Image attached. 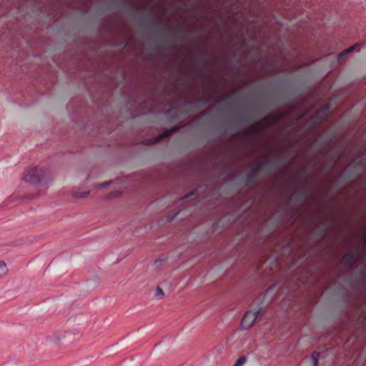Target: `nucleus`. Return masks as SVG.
<instances>
[{
    "mask_svg": "<svg viewBox=\"0 0 366 366\" xmlns=\"http://www.w3.org/2000/svg\"><path fill=\"white\" fill-rule=\"evenodd\" d=\"M46 174V170L41 167L29 168L24 172V179L29 183L37 184L44 179Z\"/></svg>",
    "mask_w": 366,
    "mask_h": 366,
    "instance_id": "1",
    "label": "nucleus"
},
{
    "mask_svg": "<svg viewBox=\"0 0 366 366\" xmlns=\"http://www.w3.org/2000/svg\"><path fill=\"white\" fill-rule=\"evenodd\" d=\"M260 314V310L247 311L243 316L241 321V327L243 330H247L251 327Z\"/></svg>",
    "mask_w": 366,
    "mask_h": 366,
    "instance_id": "2",
    "label": "nucleus"
},
{
    "mask_svg": "<svg viewBox=\"0 0 366 366\" xmlns=\"http://www.w3.org/2000/svg\"><path fill=\"white\" fill-rule=\"evenodd\" d=\"M358 254L354 251L347 252L342 257V263L349 267H352L357 261Z\"/></svg>",
    "mask_w": 366,
    "mask_h": 366,
    "instance_id": "3",
    "label": "nucleus"
},
{
    "mask_svg": "<svg viewBox=\"0 0 366 366\" xmlns=\"http://www.w3.org/2000/svg\"><path fill=\"white\" fill-rule=\"evenodd\" d=\"M274 120H275V118L272 115H267L264 120L257 122L256 125L259 128H264L269 122Z\"/></svg>",
    "mask_w": 366,
    "mask_h": 366,
    "instance_id": "4",
    "label": "nucleus"
},
{
    "mask_svg": "<svg viewBox=\"0 0 366 366\" xmlns=\"http://www.w3.org/2000/svg\"><path fill=\"white\" fill-rule=\"evenodd\" d=\"M177 129L175 128H173V129H169V130H166L164 131L162 134H160L158 138H157L155 139V142H159V140L161 139H163L164 138H167L169 136H170L172 133H174Z\"/></svg>",
    "mask_w": 366,
    "mask_h": 366,
    "instance_id": "5",
    "label": "nucleus"
},
{
    "mask_svg": "<svg viewBox=\"0 0 366 366\" xmlns=\"http://www.w3.org/2000/svg\"><path fill=\"white\" fill-rule=\"evenodd\" d=\"M8 273L6 264L4 261H0V278H2Z\"/></svg>",
    "mask_w": 366,
    "mask_h": 366,
    "instance_id": "6",
    "label": "nucleus"
},
{
    "mask_svg": "<svg viewBox=\"0 0 366 366\" xmlns=\"http://www.w3.org/2000/svg\"><path fill=\"white\" fill-rule=\"evenodd\" d=\"M66 337L65 334L61 333V334H56L54 335L52 337H51V341L54 342V344H59L63 339H64Z\"/></svg>",
    "mask_w": 366,
    "mask_h": 366,
    "instance_id": "7",
    "label": "nucleus"
},
{
    "mask_svg": "<svg viewBox=\"0 0 366 366\" xmlns=\"http://www.w3.org/2000/svg\"><path fill=\"white\" fill-rule=\"evenodd\" d=\"M319 357H320L319 352H315L312 353L311 357L312 360L313 366H317V362H318Z\"/></svg>",
    "mask_w": 366,
    "mask_h": 366,
    "instance_id": "8",
    "label": "nucleus"
},
{
    "mask_svg": "<svg viewBox=\"0 0 366 366\" xmlns=\"http://www.w3.org/2000/svg\"><path fill=\"white\" fill-rule=\"evenodd\" d=\"M246 362V357L242 356L237 359L233 366H242Z\"/></svg>",
    "mask_w": 366,
    "mask_h": 366,
    "instance_id": "9",
    "label": "nucleus"
},
{
    "mask_svg": "<svg viewBox=\"0 0 366 366\" xmlns=\"http://www.w3.org/2000/svg\"><path fill=\"white\" fill-rule=\"evenodd\" d=\"M163 296H164L163 290L159 287H157L156 289V291H155V297L158 300H160L163 297Z\"/></svg>",
    "mask_w": 366,
    "mask_h": 366,
    "instance_id": "10",
    "label": "nucleus"
},
{
    "mask_svg": "<svg viewBox=\"0 0 366 366\" xmlns=\"http://www.w3.org/2000/svg\"><path fill=\"white\" fill-rule=\"evenodd\" d=\"M356 46L354 45L348 49H347L346 50H345L342 53H341L340 55H339V59H341L344 55L347 54H349L350 52H352L354 49H355V47Z\"/></svg>",
    "mask_w": 366,
    "mask_h": 366,
    "instance_id": "11",
    "label": "nucleus"
},
{
    "mask_svg": "<svg viewBox=\"0 0 366 366\" xmlns=\"http://www.w3.org/2000/svg\"><path fill=\"white\" fill-rule=\"evenodd\" d=\"M265 164H258V165H256L253 172L250 174V176L251 177H254L255 173L260 169H262L264 166Z\"/></svg>",
    "mask_w": 366,
    "mask_h": 366,
    "instance_id": "12",
    "label": "nucleus"
},
{
    "mask_svg": "<svg viewBox=\"0 0 366 366\" xmlns=\"http://www.w3.org/2000/svg\"><path fill=\"white\" fill-rule=\"evenodd\" d=\"M89 194V192H76L75 196L78 198H84L86 197Z\"/></svg>",
    "mask_w": 366,
    "mask_h": 366,
    "instance_id": "13",
    "label": "nucleus"
},
{
    "mask_svg": "<svg viewBox=\"0 0 366 366\" xmlns=\"http://www.w3.org/2000/svg\"><path fill=\"white\" fill-rule=\"evenodd\" d=\"M151 24H152V27H154V28H157V26H159L160 22H159V20H157V19L153 18V19H152V20H151Z\"/></svg>",
    "mask_w": 366,
    "mask_h": 366,
    "instance_id": "14",
    "label": "nucleus"
},
{
    "mask_svg": "<svg viewBox=\"0 0 366 366\" xmlns=\"http://www.w3.org/2000/svg\"><path fill=\"white\" fill-rule=\"evenodd\" d=\"M358 164L361 167H366V154L359 160Z\"/></svg>",
    "mask_w": 366,
    "mask_h": 366,
    "instance_id": "15",
    "label": "nucleus"
},
{
    "mask_svg": "<svg viewBox=\"0 0 366 366\" xmlns=\"http://www.w3.org/2000/svg\"><path fill=\"white\" fill-rule=\"evenodd\" d=\"M110 182H105L99 185V187L102 188L107 187Z\"/></svg>",
    "mask_w": 366,
    "mask_h": 366,
    "instance_id": "16",
    "label": "nucleus"
},
{
    "mask_svg": "<svg viewBox=\"0 0 366 366\" xmlns=\"http://www.w3.org/2000/svg\"><path fill=\"white\" fill-rule=\"evenodd\" d=\"M196 102L201 103L202 107H204L205 105V102L202 100V99H196Z\"/></svg>",
    "mask_w": 366,
    "mask_h": 366,
    "instance_id": "17",
    "label": "nucleus"
},
{
    "mask_svg": "<svg viewBox=\"0 0 366 366\" xmlns=\"http://www.w3.org/2000/svg\"><path fill=\"white\" fill-rule=\"evenodd\" d=\"M197 194V192L196 191H194L192 192H191L190 194H189L188 195H186L184 199H187L189 196H192V195H194V194Z\"/></svg>",
    "mask_w": 366,
    "mask_h": 366,
    "instance_id": "18",
    "label": "nucleus"
},
{
    "mask_svg": "<svg viewBox=\"0 0 366 366\" xmlns=\"http://www.w3.org/2000/svg\"><path fill=\"white\" fill-rule=\"evenodd\" d=\"M117 196H119V194H113L112 195V197H117Z\"/></svg>",
    "mask_w": 366,
    "mask_h": 366,
    "instance_id": "19",
    "label": "nucleus"
},
{
    "mask_svg": "<svg viewBox=\"0 0 366 366\" xmlns=\"http://www.w3.org/2000/svg\"><path fill=\"white\" fill-rule=\"evenodd\" d=\"M301 197H305V193H303V192H302V193H301Z\"/></svg>",
    "mask_w": 366,
    "mask_h": 366,
    "instance_id": "20",
    "label": "nucleus"
},
{
    "mask_svg": "<svg viewBox=\"0 0 366 366\" xmlns=\"http://www.w3.org/2000/svg\"><path fill=\"white\" fill-rule=\"evenodd\" d=\"M364 237H365V239L366 240V232L364 233Z\"/></svg>",
    "mask_w": 366,
    "mask_h": 366,
    "instance_id": "21",
    "label": "nucleus"
}]
</instances>
